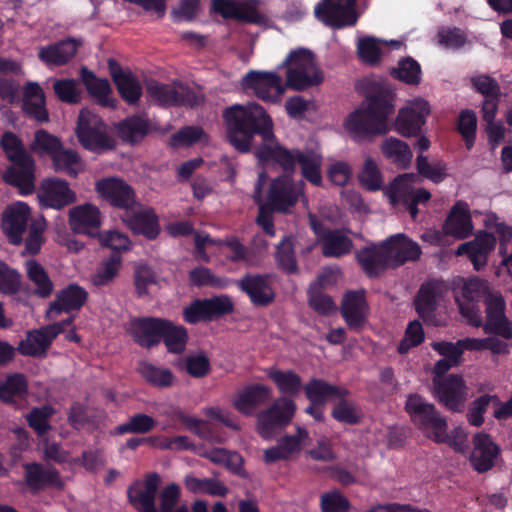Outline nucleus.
<instances>
[{
	"instance_id": "nucleus-1",
	"label": "nucleus",
	"mask_w": 512,
	"mask_h": 512,
	"mask_svg": "<svg viewBox=\"0 0 512 512\" xmlns=\"http://www.w3.org/2000/svg\"><path fill=\"white\" fill-rule=\"evenodd\" d=\"M362 94L363 101L344 121L345 129L361 138L388 133L389 120L396 110V90L387 82L370 81Z\"/></svg>"
},
{
	"instance_id": "nucleus-2",
	"label": "nucleus",
	"mask_w": 512,
	"mask_h": 512,
	"mask_svg": "<svg viewBox=\"0 0 512 512\" xmlns=\"http://www.w3.org/2000/svg\"><path fill=\"white\" fill-rule=\"evenodd\" d=\"M223 118L229 142L241 153L250 151L255 135L261 136L263 142H272L275 138L272 119L258 103L230 106L225 109Z\"/></svg>"
},
{
	"instance_id": "nucleus-3",
	"label": "nucleus",
	"mask_w": 512,
	"mask_h": 512,
	"mask_svg": "<svg viewBox=\"0 0 512 512\" xmlns=\"http://www.w3.org/2000/svg\"><path fill=\"white\" fill-rule=\"evenodd\" d=\"M281 67H287L286 86L294 91H305L324 80L313 52L306 48L290 51Z\"/></svg>"
},
{
	"instance_id": "nucleus-4",
	"label": "nucleus",
	"mask_w": 512,
	"mask_h": 512,
	"mask_svg": "<svg viewBox=\"0 0 512 512\" xmlns=\"http://www.w3.org/2000/svg\"><path fill=\"white\" fill-rule=\"evenodd\" d=\"M405 408L412 421L438 443L449 440L446 419L437 411L432 403L427 402L419 394L407 397Z\"/></svg>"
},
{
	"instance_id": "nucleus-5",
	"label": "nucleus",
	"mask_w": 512,
	"mask_h": 512,
	"mask_svg": "<svg viewBox=\"0 0 512 512\" xmlns=\"http://www.w3.org/2000/svg\"><path fill=\"white\" fill-rule=\"evenodd\" d=\"M76 135L80 144L91 152L102 153L115 148V141L108 134L105 122L88 109L79 113Z\"/></svg>"
},
{
	"instance_id": "nucleus-6",
	"label": "nucleus",
	"mask_w": 512,
	"mask_h": 512,
	"mask_svg": "<svg viewBox=\"0 0 512 512\" xmlns=\"http://www.w3.org/2000/svg\"><path fill=\"white\" fill-rule=\"evenodd\" d=\"M296 412L293 400L280 397L271 406L256 414V431L264 439L274 438L289 425Z\"/></svg>"
},
{
	"instance_id": "nucleus-7",
	"label": "nucleus",
	"mask_w": 512,
	"mask_h": 512,
	"mask_svg": "<svg viewBox=\"0 0 512 512\" xmlns=\"http://www.w3.org/2000/svg\"><path fill=\"white\" fill-rule=\"evenodd\" d=\"M429 114L430 105L425 99L416 98L408 101L398 110L394 120V129L405 138L417 137L422 133Z\"/></svg>"
},
{
	"instance_id": "nucleus-8",
	"label": "nucleus",
	"mask_w": 512,
	"mask_h": 512,
	"mask_svg": "<svg viewBox=\"0 0 512 512\" xmlns=\"http://www.w3.org/2000/svg\"><path fill=\"white\" fill-rule=\"evenodd\" d=\"M356 2L357 0H321L315 6V17L334 29L354 26L358 19Z\"/></svg>"
},
{
	"instance_id": "nucleus-9",
	"label": "nucleus",
	"mask_w": 512,
	"mask_h": 512,
	"mask_svg": "<svg viewBox=\"0 0 512 512\" xmlns=\"http://www.w3.org/2000/svg\"><path fill=\"white\" fill-rule=\"evenodd\" d=\"M434 397L452 412H461L468 398V387L460 375L450 374L432 380Z\"/></svg>"
},
{
	"instance_id": "nucleus-10",
	"label": "nucleus",
	"mask_w": 512,
	"mask_h": 512,
	"mask_svg": "<svg viewBox=\"0 0 512 512\" xmlns=\"http://www.w3.org/2000/svg\"><path fill=\"white\" fill-rule=\"evenodd\" d=\"M242 87L262 101L276 103L284 94L282 78L275 72L251 70L242 78Z\"/></svg>"
},
{
	"instance_id": "nucleus-11",
	"label": "nucleus",
	"mask_w": 512,
	"mask_h": 512,
	"mask_svg": "<svg viewBox=\"0 0 512 512\" xmlns=\"http://www.w3.org/2000/svg\"><path fill=\"white\" fill-rule=\"evenodd\" d=\"M73 322V318L46 325L27 334L19 343L18 351L25 356H44L52 340L62 333Z\"/></svg>"
},
{
	"instance_id": "nucleus-12",
	"label": "nucleus",
	"mask_w": 512,
	"mask_h": 512,
	"mask_svg": "<svg viewBox=\"0 0 512 512\" xmlns=\"http://www.w3.org/2000/svg\"><path fill=\"white\" fill-rule=\"evenodd\" d=\"M161 483L158 473L145 474L142 481H136L128 488L129 502L139 512H157L155 501Z\"/></svg>"
},
{
	"instance_id": "nucleus-13",
	"label": "nucleus",
	"mask_w": 512,
	"mask_h": 512,
	"mask_svg": "<svg viewBox=\"0 0 512 512\" xmlns=\"http://www.w3.org/2000/svg\"><path fill=\"white\" fill-rule=\"evenodd\" d=\"M486 321L483 330L487 334H496L504 339L512 338V324L505 315V300L499 292L489 295L485 300Z\"/></svg>"
},
{
	"instance_id": "nucleus-14",
	"label": "nucleus",
	"mask_w": 512,
	"mask_h": 512,
	"mask_svg": "<svg viewBox=\"0 0 512 512\" xmlns=\"http://www.w3.org/2000/svg\"><path fill=\"white\" fill-rule=\"evenodd\" d=\"M259 0L237 2L235 0H212V10L224 19H234L249 24H261L265 16L257 10Z\"/></svg>"
},
{
	"instance_id": "nucleus-15",
	"label": "nucleus",
	"mask_w": 512,
	"mask_h": 512,
	"mask_svg": "<svg viewBox=\"0 0 512 512\" xmlns=\"http://www.w3.org/2000/svg\"><path fill=\"white\" fill-rule=\"evenodd\" d=\"M260 195L257 194L255 201L259 204V213L256 222L263 228L266 234L275 236V228L272 220L273 212L287 213L298 200V194H269L268 200L261 203Z\"/></svg>"
},
{
	"instance_id": "nucleus-16",
	"label": "nucleus",
	"mask_w": 512,
	"mask_h": 512,
	"mask_svg": "<svg viewBox=\"0 0 512 512\" xmlns=\"http://www.w3.org/2000/svg\"><path fill=\"white\" fill-rule=\"evenodd\" d=\"M272 399V389L264 384H252L239 390L232 399V406L244 416H253Z\"/></svg>"
},
{
	"instance_id": "nucleus-17",
	"label": "nucleus",
	"mask_w": 512,
	"mask_h": 512,
	"mask_svg": "<svg viewBox=\"0 0 512 512\" xmlns=\"http://www.w3.org/2000/svg\"><path fill=\"white\" fill-rule=\"evenodd\" d=\"M341 315L348 327L352 330H361L367 322L369 305L366 301L364 289L348 291L344 294L341 307Z\"/></svg>"
},
{
	"instance_id": "nucleus-18",
	"label": "nucleus",
	"mask_w": 512,
	"mask_h": 512,
	"mask_svg": "<svg viewBox=\"0 0 512 512\" xmlns=\"http://www.w3.org/2000/svg\"><path fill=\"white\" fill-rule=\"evenodd\" d=\"M30 220L29 207L18 202L8 206L2 214L1 229L13 245L21 244Z\"/></svg>"
},
{
	"instance_id": "nucleus-19",
	"label": "nucleus",
	"mask_w": 512,
	"mask_h": 512,
	"mask_svg": "<svg viewBox=\"0 0 512 512\" xmlns=\"http://www.w3.org/2000/svg\"><path fill=\"white\" fill-rule=\"evenodd\" d=\"M168 319L155 317L136 318L131 321L130 334L144 348L156 346L162 340Z\"/></svg>"
},
{
	"instance_id": "nucleus-20",
	"label": "nucleus",
	"mask_w": 512,
	"mask_h": 512,
	"mask_svg": "<svg viewBox=\"0 0 512 512\" xmlns=\"http://www.w3.org/2000/svg\"><path fill=\"white\" fill-rule=\"evenodd\" d=\"M88 299V292L78 284H69L61 289L50 303L46 311V318L53 320L62 312L79 311Z\"/></svg>"
},
{
	"instance_id": "nucleus-21",
	"label": "nucleus",
	"mask_w": 512,
	"mask_h": 512,
	"mask_svg": "<svg viewBox=\"0 0 512 512\" xmlns=\"http://www.w3.org/2000/svg\"><path fill=\"white\" fill-rule=\"evenodd\" d=\"M309 440V433L305 428L297 427L295 435H286L277 441V444L264 451L266 463L280 460H290L297 456Z\"/></svg>"
},
{
	"instance_id": "nucleus-22",
	"label": "nucleus",
	"mask_w": 512,
	"mask_h": 512,
	"mask_svg": "<svg viewBox=\"0 0 512 512\" xmlns=\"http://www.w3.org/2000/svg\"><path fill=\"white\" fill-rule=\"evenodd\" d=\"M147 93L155 102L164 107H193L196 105L195 93L192 90L184 87H181L178 90L167 84L151 82L147 86Z\"/></svg>"
},
{
	"instance_id": "nucleus-23",
	"label": "nucleus",
	"mask_w": 512,
	"mask_h": 512,
	"mask_svg": "<svg viewBox=\"0 0 512 512\" xmlns=\"http://www.w3.org/2000/svg\"><path fill=\"white\" fill-rule=\"evenodd\" d=\"M108 69L121 98L130 105L137 104L142 96L139 80L130 70H123L115 59L108 60Z\"/></svg>"
},
{
	"instance_id": "nucleus-24",
	"label": "nucleus",
	"mask_w": 512,
	"mask_h": 512,
	"mask_svg": "<svg viewBox=\"0 0 512 512\" xmlns=\"http://www.w3.org/2000/svg\"><path fill=\"white\" fill-rule=\"evenodd\" d=\"M36 164L33 158L13 162L2 174L3 181L18 189V192H35Z\"/></svg>"
},
{
	"instance_id": "nucleus-25",
	"label": "nucleus",
	"mask_w": 512,
	"mask_h": 512,
	"mask_svg": "<svg viewBox=\"0 0 512 512\" xmlns=\"http://www.w3.org/2000/svg\"><path fill=\"white\" fill-rule=\"evenodd\" d=\"M495 237L489 233H480L472 241L458 246L455 255H467L475 270L479 271L487 265L488 255L495 247Z\"/></svg>"
},
{
	"instance_id": "nucleus-26",
	"label": "nucleus",
	"mask_w": 512,
	"mask_h": 512,
	"mask_svg": "<svg viewBox=\"0 0 512 512\" xmlns=\"http://www.w3.org/2000/svg\"><path fill=\"white\" fill-rule=\"evenodd\" d=\"M80 79L90 97L101 107L115 109L117 100L112 96L111 85L106 78H99L95 73L83 66L80 69Z\"/></svg>"
},
{
	"instance_id": "nucleus-27",
	"label": "nucleus",
	"mask_w": 512,
	"mask_h": 512,
	"mask_svg": "<svg viewBox=\"0 0 512 512\" xmlns=\"http://www.w3.org/2000/svg\"><path fill=\"white\" fill-rule=\"evenodd\" d=\"M237 285L255 305L266 306L274 299L275 294L268 275L246 274L237 281Z\"/></svg>"
},
{
	"instance_id": "nucleus-28",
	"label": "nucleus",
	"mask_w": 512,
	"mask_h": 512,
	"mask_svg": "<svg viewBox=\"0 0 512 512\" xmlns=\"http://www.w3.org/2000/svg\"><path fill=\"white\" fill-rule=\"evenodd\" d=\"M23 112L38 123L49 121V112L46 108V97L42 87L37 82L28 81L23 87Z\"/></svg>"
},
{
	"instance_id": "nucleus-29",
	"label": "nucleus",
	"mask_w": 512,
	"mask_h": 512,
	"mask_svg": "<svg viewBox=\"0 0 512 512\" xmlns=\"http://www.w3.org/2000/svg\"><path fill=\"white\" fill-rule=\"evenodd\" d=\"M114 130L123 143L134 146L146 138L150 133L151 126L147 117L134 114L116 123Z\"/></svg>"
},
{
	"instance_id": "nucleus-30",
	"label": "nucleus",
	"mask_w": 512,
	"mask_h": 512,
	"mask_svg": "<svg viewBox=\"0 0 512 512\" xmlns=\"http://www.w3.org/2000/svg\"><path fill=\"white\" fill-rule=\"evenodd\" d=\"M81 45V40L68 37L41 47L38 52V58L48 65L62 66L67 64L76 55Z\"/></svg>"
},
{
	"instance_id": "nucleus-31",
	"label": "nucleus",
	"mask_w": 512,
	"mask_h": 512,
	"mask_svg": "<svg viewBox=\"0 0 512 512\" xmlns=\"http://www.w3.org/2000/svg\"><path fill=\"white\" fill-rule=\"evenodd\" d=\"M474 447L470 456L471 465L478 472H486L494 466L499 454L498 446L485 433H476L473 437Z\"/></svg>"
},
{
	"instance_id": "nucleus-32",
	"label": "nucleus",
	"mask_w": 512,
	"mask_h": 512,
	"mask_svg": "<svg viewBox=\"0 0 512 512\" xmlns=\"http://www.w3.org/2000/svg\"><path fill=\"white\" fill-rule=\"evenodd\" d=\"M391 261L392 267H398L407 261H416L420 258V246L403 234L392 236L383 242Z\"/></svg>"
},
{
	"instance_id": "nucleus-33",
	"label": "nucleus",
	"mask_w": 512,
	"mask_h": 512,
	"mask_svg": "<svg viewBox=\"0 0 512 512\" xmlns=\"http://www.w3.org/2000/svg\"><path fill=\"white\" fill-rule=\"evenodd\" d=\"M446 286L441 281H429L423 284L415 298L417 313L425 321H431L438 302L443 297Z\"/></svg>"
},
{
	"instance_id": "nucleus-34",
	"label": "nucleus",
	"mask_w": 512,
	"mask_h": 512,
	"mask_svg": "<svg viewBox=\"0 0 512 512\" xmlns=\"http://www.w3.org/2000/svg\"><path fill=\"white\" fill-rule=\"evenodd\" d=\"M70 228L78 234L96 236L101 226V215L97 207L84 204L74 207L69 212Z\"/></svg>"
},
{
	"instance_id": "nucleus-35",
	"label": "nucleus",
	"mask_w": 512,
	"mask_h": 512,
	"mask_svg": "<svg viewBox=\"0 0 512 512\" xmlns=\"http://www.w3.org/2000/svg\"><path fill=\"white\" fill-rule=\"evenodd\" d=\"M122 221L135 233L154 239L160 232L158 217L151 208L141 204L133 212L121 215Z\"/></svg>"
},
{
	"instance_id": "nucleus-36",
	"label": "nucleus",
	"mask_w": 512,
	"mask_h": 512,
	"mask_svg": "<svg viewBox=\"0 0 512 512\" xmlns=\"http://www.w3.org/2000/svg\"><path fill=\"white\" fill-rule=\"evenodd\" d=\"M267 143L264 142L256 148V158L260 162L275 161L283 168L284 172L294 173L296 164H298V154L303 152L298 149L289 150L279 144L271 146Z\"/></svg>"
},
{
	"instance_id": "nucleus-37",
	"label": "nucleus",
	"mask_w": 512,
	"mask_h": 512,
	"mask_svg": "<svg viewBox=\"0 0 512 512\" xmlns=\"http://www.w3.org/2000/svg\"><path fill=\"white\" fill-rule=\"evenodd\" d=\"M356 258L370 277L378 276L384 270L393 268L388 253L383 243L370 245L356 253Z\"/></svg>"
},
{
	"instance_id": "nucleus-38",
	"label": "nucleus",
	"mask_w": 512,
	"mask_h": 512,
	"mask_svg": "<svg viewBox=\"0 0 512 512\" xmlns=\"http://www.w3.org/2000/svg\"><path fill=\"white\" fill-rule=\"evenodd\" d=\"M25 483L29 490L36 493L47 486L60 487L62 482L59 474L54 468H45L37 462L25 463L23 465Z\"/></svg>"
},
{
	"instance_id": "nucleus-39",
	"label": "nucleus",
	"mask_w": 512,
	"mask_h": 512,
	"mask_svg": "<svg viewBox=\"0 0 512 512\" xmlns=\"http://www.w3.org/2000/svg\"><path fill=\"white\" fill-rule=\"evenodd\" d=\"M443 231L456 239H465L472 234L473 225L465 203L455 204L445 221Z\"/></svg>"
},
{
	"instance_id": "nucleus-40",
	"label": "nucleus",
	"mask_w": 512,
	"mask_h": 512,
	"mask_svg": "<svg viewBox=\"0 0 512 512\" xmlns=\"http://www.w3.org/2000/svg\"><path fill=\"white\" fill-rule=\"evenodd\" d=\"M303 389L306 397L313 404H324L329 398H342L349 394V391L343 387L315 378L305 384Z\"/></svg>"
},
{
	"instance_id": "nucleus-41",
	"label": "nucleus",
	"mask_w": 512,
	"mask_h": 512,
	"mask_svg": "<svg viewBox=\"0 0 512 512\" xmlns=\"http://www.w3.org/2000/svg\"><path fill=\"white\" fill-rule=\"evenodd\" d=\"M267 376L278 391L287 396L298 395L304 387L302 378L293 370L270 368L267 370Z\"/></svg>"
},
{
	"instance_id": "nucleus-42",
	"label": "nucleus",
	"mask_w": 512,
	"mask_h": 512,
	"mask_svg": "<svg viewBox=\"0 0 512 512\" xmlns=\"http://www.w3.org/2000/svg\"><path fill=\"white\" fill-rule=\"evenodd\" d=\"M50 160L56 172H63L70 177H76L83 169L82 159L78 152L71 148H65L64 145Z\"/></svg>"
},
{
	"instance_id": "nucleus-43",
	"label": "nucleus",
	"mask_w": 512,
	"mask_h": 512,
	"mask_svg": "<svg viewBox=\"0 0 512 512\" xmlns=\"http://www.w3.org/2000/svg\"><path fill=\"white\" fill-rule=\"evenodd\" d=\"M25 267L27 277L34 285V293L42 298L49 297L53 293L54 285L45 268L34 259L28 260Z\"/></svg>"
},
{
	"instance_id": "nucleus-44",
	"label": "nucleus",
	"mask_w": 512,
	"mask_h": 512,
	"mask_svg": "<svg viewBox=\"0 0 512 512\" xmlns=\"http://www.w3.org/2000/svg\"><path fill=\"white\" fill-rule=\"evenodd\" d=\"M382 154L398 167L406 169L412 160L413 154L409 145L395 137H389L382 143Z\"/></svg>"
},
{
	"instance_id": "nucleus-45",
	"label": "nucleus",
	"mask_w": 512,
	"mask_h": 512,
	"mask_svg": "<svg viewBox=\"0 0 512 512\" xmlns=\"http://www.w3.org/2000/svg\"><path fill=\"white\" fill-rule=\"evenodd\" d=\"M321 244L324 256L336 258L348 254L353 247L351 239L339 231H331L324 234Z\"/></svg>"
},
{
	"instance_id": "nucleus-46",
	"label": "nucleus",
	"mask_w": 512,
	"mask_h": 512,
	"mask_svg": "<svg viewBox=\"0 0 512 512\" xmlns=\"http://www.w3.org/2000/svg\"><path fill=\"white\" fill-rule=\"evenodd\" d=\"M197 454L233 472H238L242 468V457L238 453L230 452L224 448H212L208 450L199 447Z\"/></svg>"
},
{
	"instance_id": "nucleus-47",
	"label": "nucleus",
	"mask_w": 512,
	"mask_h": 512,
	"mask_svg": "<svg viewBox=\"0 0 512 512\" xmlns=\"http://www.w3.org/2000/svg\"><path fill=\"white\" fill-rule=\"evenodd\" d=\"M0 147L10 163L33 158L26 150L21 138L12 131H5L0 138Z\"/></svg>"
},
{
	"instance_id": "nucleus-48",
	"label": "nucleus",
	"mask_w": 512,
	"mask_h": 512,
	"mask_svg": "<svg viewBox=\"0 0 512 512\" xmlns=\"http://www.w3.org/2000/svg\"><path fill=\"white\" fill-rule=\"evenodd\" d=\"M431 194H387L388 202L399 212H409L415 219L418 215V205L426 204Z\"/></svg>"
},
{
	"instance_id": "nucleus-49",
	"label": "nucleus",
	"mask_w": 512,
	"mask_h": 512,
	"mask_svg": "<svg viewBox=\"0 0 512 512\" xmlns=\"http://www.w3.org/2000/svg\"><path fill=\"white\" fill-rule=\"evenodd\" d=\"M139 372L146 382L155 387L167 388L175 382V376L170 369L157 367L148 362L140 363Z\"/></svg>"
},
{
	"instance_id": "nucleus-50",
	"label": "nucleus",
	"mask_w": 512,
	"mask_h": 512,
	"mask_svg": "<svg viewBox=\"0 0 512 512\" xmlns=\"http://www.w3.org/2000/svg\"><path fill=\"white\" fill-rule=\"evenodd\" d=\"M62 141L59 137L50 134L45 129H39L34 134L30 144V150L39 156H47L50 159L62 148Z\"/></svg>"
},
{
	"instance_id": "nucleus-51",
	"label": "nucleus",
	"mask_w": 512,
	"mask_h": 512,
	"mask_svg": "<svg viewBox=\"0 0 512 512\" xmlns=\"http://www.w3.org/2000/svg\"><path fill=\"white\" fill-rule=\"evenodd\" d=\"M391 76L407 85H418L421 82V66L412 57L402 58L398 67L391 70Z\"/></svg>"
},
{
	"instance_id": "nucleus-52",
	"label": "nucleus",
	"mask_w": 512,
	"mask_h": 512,
	"mask_svg": "<svg viewBox=\"0 0 512 512\" xmlns=\"http://www.w3.org/2000/svg\"><path fill=\"white\" fill-rule=\"evenodd\" d=\"M495 292L490 289L486 280L472 277L464 281L460 299L468 302H479L482 299L485 301L486 298H489V295Z\"/></svg>"
},
{
	"instance_id": "nucleus-53",
	"label": "nucleus",
	"mask_w": 512,
	"mask_h": 512,
	"mask_svg": "<svg viewBox=\"0 0 512 512\" xmlns=\"http://www.w3.org/2000/svg\"><path fill=\"white\" fill-rule=\"evenodd\" d=\"M162 339L170 353L178 354L185 350L188 334L183 326L176 325L168 320Z\"/></svg>"
},
{
	"instance_id": "nucleus-54",
	"label": "nucleus",
	"mask_w": 512,
	"mask_h": 512,
	"mask_svg": "<svg viewBox=\"0 0 512 512\" xmlns=\"http://www.w3.org/2000/svg\"><path fill=\"white\" fill-rule=\"evenodd\" d=\"M298 164L302 177L316 187L322 185L321 161L310 153H299Z\"/></svg>"
},
{
	"instance_id": "nucleus-55",
	"label": "nucleus",
	"mask_w": 512,
	"mask_h": 512,
	"mask_svg": "<svg viewBox=\"0 0 512 512\" xmlns=\"http://www.w3.org/2000/svg\"><path fill=\"white\" fill-rule=\"evenodd\" d=\"M185 486L192 493H207L212 496H225L227 487L220 481L214 479H199L194 476H186Z\"/></svg>"
},
{
	"instance_id": "nucleus-56",
	"label": "nucleus",
	"mask_w": 512,
	"mask_h": 512,
	"mask_svg": "<svg viewBox=\"0 0 512 512\" xmlns=\"http://www.w3.org/2000/svg\"><path fill=\"white\" fill-rule=\"evenodd\" d=\"M156 425L153 417L138 413L131 416L127 422L117 426L114 433L118 435L132 433V434H145L150 432Z\"/></svg>"
},
{
	"instance_id": "nucleus-57",
	"label": "nucleus",
	"mask_w": 512,
	"mask_h": 512,
	"mask_svg": "<svg viewBox=\"0 0 512 512\" xmlns=\"http://www.w3.org/2000/svg\"><path fill=\"white\" fill-rule=\"evenodd\" d=\"M338 401L334 404L332 409V417L343 423L357 424L360 422L362 415L358 406L346 397L337 398Z\"/></svg>"
},
{
	"instance_id": "nucleus-58",
	"label": "nucleus",
	"mask_w": 512,
	"mask_h": 512,
	"mask_svg": "<svg viewBox=\"0 0 512 512\" xmlns=\"http://www.w3.org/2000/svg\"><path fill=\"white\" fill-rule=\"evenodd\" d=\"M27 391V381L21 374H13L0 382V400L12 403L15 397L23 396Z\"/></svg>"
},
{
	"instance_id": "nucleus-59",
	"label": "nucleus",
	"mask_w": 512,
	"mask_h": 512,
	"mask_svg": "<svg viewBox=\"0 0 512 512\" xmlns=\"http://www.w3.org/2000/svg\"><path fill=\"white\" fill-rule=\"evenodd\" d=\"M53 91L59 101L66 104H78L81 101V90L77 80L73 78L56 79L53 83Z\"/></svg>"
},
{
	"instance_id": "nucleus-60",
	"label": "nucleus",
	"mask_w": 512,
	"mask_h": 512,
	"mask_svg": "<svg viewBox=\"0 0 512 512\" xmlns=\"http://www.w3.org/2000/svg\"><path fill=\"white\" fill-rule=\"evenodd\" d=\"M358 180L362 188L368 191L380 190L383 186L381 171L372 158H367L358 174Z\"/></svg>"
},
{
	"instance_id": "nucleus-61",
	"label": "nucleus",
	"mask_w": 512,
	"mask_h": 512,
	"mask_svg": "<svg viewBox=\"0 0 512 512\" xmlns=\"http://www.w3.org/2000/svg\"><path fill=\"white\" fill-rule=\"evenodd\" d=\"M418 173L434 183H440L447 177V167L443 161L429 162L426 156L419 155L416 159Z\"/></svg>"
},
{
	"instance_id": "nucleus-62",
	"label": "nucleus",
	"mask_w": 512,
	"mask_h": 512,
	"mask_svg": "<svg viewBox=\"0 0 512 512\" xmlns=\"http://www.w3.org/2000/svg\"><path fill=\"white\" fill-rule=\"evenodd\" d=\"M275 258L278 266L287 273L297 272V262L294 254L293 239L285 237L276 247Z\"/></svg>"
},
{
	"instance_id": "nucleus-63",
	"label": "nucleus",
	"mask_w": 512,
	"mask_h": 512,
	"mask_svg": "<svg viewBox=\"0 0 512 512\" xmlns=\"http://www.w3.org/2000/svg\"><path fill=\"white\" fill-rule=\"evenodd\" d=\"M477 118L474 111L462 110L458 117L457 130L465 141L466 148L470 150L475 142Z\"/></svg>"
},
{
	"instance_id": "nucleus-64",
	"label": "nucleus",
	"mask_w": 512,
	"mask_h": 512,
	"mask_svg": "<svg viewBox=\"0 0 512 512\" xmlns=\"http://www.w3.org/2000/svg\"><path fill=\"white\" fill-rule=\"evenodd\" d=\"M358 57L366 64L377 65L382 57V50L374 37L365 36L358 40Z\"/></svg>"
}]
</instances>
